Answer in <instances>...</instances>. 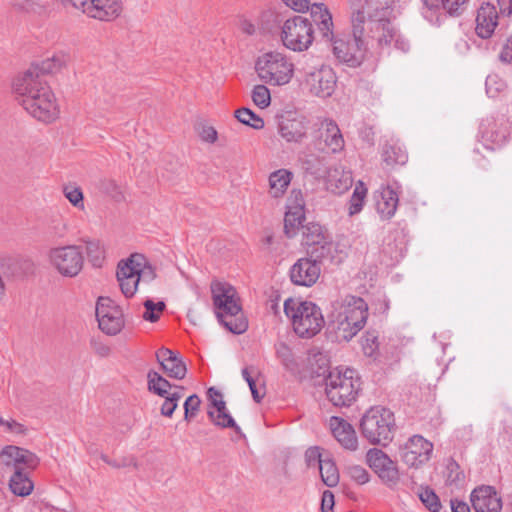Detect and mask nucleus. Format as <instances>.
<instances>
[{"instance_id": "obj_43", "label": "nucleus", "mask_w": 512, "mask_h": 512, "mask_svg": "<svg viewBox=\"0 0 512 512\" xmlns=\"http://www.w3.org/2000/svg\"><path fill=\"white\" fill-rule=\"evenodd\" d=\"M445 478V483L448 486H458L465 479L464 472L460 468V465L451 457L447 460L446 463Z\"/></svg>"}, {"instance_id": "obj_54", "label": "nucleus", "mask_w": 512, "mask_h": 512, "mask_svg": "<svg viewBox=\"0 0 512 512\" xmlns=\"http://www.w3.org/2000/svg\"><path fill=\"white\" fill-rule=\"evenodd\" d=\"M505 86V82L499 79L497 75H489L486 78L485 87L489 97H496L499 92L504 90Z\"/></svg>"}, {"instance_id": "obj_46", "label": "nucleus", "mask_w": 512, "mask_h": 512, "mask_svg": "<svg viewBox=\"0 0 512 512\" xmlns=\"http://www.w3.org/2000/svg\"><path fill=\"white\" fill-rule=\"evenodd\" d=\"M143 305L145 308L143 319L151 323L158 321L160 313H162L166 308V304L163 301L155 303L151 299H146Z\"/></svg>"}, {"instance_id": "obj_41", "label": "nucleus", "mask_w": 512, "mask_h": 512, "mask_svg": "<svg viewBox=\"0 0 512 512\" xmlns=\"http://www.w3.org/2000/svg\"><path fill=\"white\" fill-rule=\"evenodd\" d=\"M207 415L215 426L220 428H231L237 434L243 435L241 428L236 424L235 420L228 411H220V413H216L213 409L210 408L207 411Z\"/></svg>"}, {"instance_id": "obj_20", "label": "nucleus", "mask_w": 512, "mask_h": 512, "mask_svg": "<svg viewBox=\"0 0 512 512\" xmlns=\"http://www.w3.org/2000/svg\"><path fill=\"white\" fill-rule=\"evenodd\" d=\"M471 504L475 512H500L502 500L493 486H480L471 492Z\"/></svg>"}, {"instance_id": "obj_17", "label": "nucleus", "mask_w": 512, "mask_h": 512, "mask_svg": "<svg viewBox=\"0 0 512 512\" xmlns=\"http://www.w3.org/2000/svg\"><path fill=\"white\" fill-rule=\"evenodd\" d=\"M40 460L33 452L14 445L5 446L0 452V463L6 466L23 468L27 471L35 469Z\"/></svg>"}, {"instance_id": "obj_58", "label": "nucleus", "mask_w": 512, "mask_h": 512, "mask_svg": "<svg viewBox=\"0 0 512 512\" xmlns=\"http://www.w3.org/2000/svg\"><path fill=\"white\" fill-rule=\"evenodd\" d=\"M242 376L249 386L253 400L256 403H260L262 401V399L264 398L265 392L260 393L259 389L257 388L256 382L253 379V377L250 375L249 369L247 367L242 369Z\"/></svg>"}, {"instance_id": "obj_38", "label": "nucleus", "mask_w": 512, "mask_h": 512, "mask_svg": "<svg viewBox=\"0 0 512 512\" xmlns=\"http://www.w3.org/2000/svg\"><path fill=\"white\" fill-rule=\"evenodd\" d=\"M305 220V212L288 211L284 217V234L287 238H294L300 229L303 228V221Z\"/></svg>"}, {"instance_id": "obj_59", "label": "nucleus", "mask_w": 512, "mask_h": 512, "mask_svg": "<svg viewBox=\"0 0 512 512\" xmlns=\"http://www.w3.org/2000/svg\"><path fill=\"white\" fill-rule=\"evenodd\" d=\"M2 426H5L6 431L17 435H25L27 432V428L23 424L13 419L4 420V424H2Z\"/></svg>"}, {"instance_id": "obj_22", "label": "nucleus", "mask_w": 512, "mask_h": 512, "mask_svg": "<svg viewBox=\"0 0 512 512\" xmlns=\"http://www.w3.org/2000/svg\"><path fill=\"white\" fill-rule=\"evenodd\" d=\"M317 138L323 141L325 147L332 153L342 151L345 145L343 135L338 125L332 119H324L320 123Z\"/></svg>"}, {"instance_id": "obj_42", "label": "nucleus", "mask_w": 512, "mask_h": 512, "mask_svg": "<svg viewBox=\"0 0 512 512\" xmlns=\"http://www.w3.org/2000/svg\"><path fill=\"white\" fill-rule=\"evenodd\" d=\"M234 115L240 123L253 129L260 130L264 127V120L247 107L237 109Z\"/></svg>"}, {"instance_id": "obj_26", "label": "nucleus", "mask_w": 512, "mask_h": 512, "mask_svg": "<svg viewBox=\"0 0 512 512\" xmlns=\"http://www.w3.org/2000/svg\"><path fill=\"white\" fill-rule=\"evenodd\" d=\"M309 9L312 22L317 26L322 38L326 41H332L334 25L327 6L323 3H314Z\"/></svg>"}, {"instance_id": "obj_5", "label": "nucleus", "mask_w": 512, "mask_h": 512, "mask_svg": "<svg viewBox=\"0 0 512 512\" xmlns=\"http://www.w3.org/2000/svg\"><path fill=\"white\" fill-rule=\"evenodd\" d=\"M284 313L291 319L294 332L301 338H311L323 328L325 321L321 309L311 301L288 298Z\"/></svg>"}, {"instance_id": "obj_2", "label": "nucleus", "mask_w": 512, "mask_h": 512, "mask_svg": "<svg viewBox=\"0 0 512 512\" xmlns=\"http://www.w3.org/2000/svg\"><path fill=\"white\" fill-rule=\"evenodd\" d=\"M211 290L219 322L234 334L240 335L246 332L248 321L243 316L235 288L229 284L217 282L212 284Z\"/></svg>"}, {"instance_id": "obj_36", "label": "nucleus", "mask_w": 512, "mask_h": 512, "mask_svg": "<svg viewBox=\"0 0 512 512\" xmlns=\"http://www.w3.org/2000/svg\"><path fill=\"white\" fill-rule=\"evenodd\" d=\"M173 384H171L167 379H165L161 374L154 370H150L147 374V388L148 391L159 396H166L171 388H173Z\"/></svg>"}, {"instance_id": "obj_35", "label": "nucleus", "mask_w": 512, "mask_h": 512, "mask_svg": "<svg viewBox=\"0 0 512 512\" xmlns=\"http://www.w3.org/2000/svg\"><path fill=\"white\" fill-rule=\"evenodd\" d=\"M328 329L334 333V338L338 342H348L360 331L351 325L349 321L341 319L340 314H337L336 319L329 323Z\"/></svg>"}, {"instance_id": "obj_28", "label": "nucleus", "mask_w": 512, "mask_h": 512, "mask_svg": "<svg viewBox=\"0 0 512 512\" xmlns=\"http://www.w3.org/2000/svg\"><path fill=\"white\" fill-rule=\"evenodd\" d=\"M132 264H129L128 258L121 260L117 267L116 277L119 282L121 292L127 298H131L135 295L138 285L139 277L134 270Z\"/></svg>"}, {"instance_id": "obj_4", "label": "nucleus", "mask_w": 512, "mask_h": 512, "mask_svg": "<svg viewBox=\"0 0 512 512\" xmlns=\"http://www.w3.org/2000/svg\"><path fill=\"white\" fill-rule=\"evenodd\" d=\"M359 428L370 444L386 447L397 428L394 413L384 406H373L363 414Z\"/></svg>"}, {"instance_id": "obj_47", "label": "nucleus", "mask_w": 512, "mask_h": 512, "mask_svg": "<svg viewBox=\"0 0 512 512\" xmlns=\"http://www.w3.org/2000/svg\"><path fill=\"white\" fill-rule=\"evenodd\" d=\"M383 28V30L378 29L377 32L371 34L370 37V39L375 40L380 47L390 45L396 36V30L390 21L388 25H383Z\"/></svg>"}, {"instance_id": "obj_49", "label": "nucleus", "mask_w": 512, "mask_h": 512, "mask_svg": "<svg viewBox=\"0 0 512 512\" xmlns=\"http://www.w3.org/2000/svg\"><path fill=\"white\" fill-rule=\"evenodd\" d=\"M366 194L367 189L362 184L355 188L349 201V215H355L362 210Z\"/></svg>"}, {"instance_id": "obj_9", "label": "nucleus", "mask_w": 512, "mask_h": 512, "mask_svg": "<svg viewBox=\"0 0 512 512\" xmlns=\"http://www.w3.org/2000/svg\"><path fill=\"white\" fill-rule=\"evenodd\" d=\"M392 0H366L365 5L353 12L351 22L358 17L363 27V39L370 38L383 25L389 24L387 7Z\"/></svg>"}, {"instance_id": "obj_44", "label": "nucleus", "mask_w": 512, "mask_h": 512, "mask_svg": "<svg viewBox=\"0 0 512 512\" xmlns=\"http://www.w3.org/2000/svg\"><path fill=\"white\" fill-rule=\"evenodd\" d=\"M418 496L420 501L430 512H439L441 510L442 504L440 498L429 486H421Z\"/></svg>"}, {"instance_id": "obj_45", "label": "nucleus", "mask_w": 512, "mask_h": 512, "mask_svg": "<svg viewBox=\"0 0 512 512\" xmlns=\"http://www.w3.org/2000/svg\"><path fill=\"white\" fill-rule=\"evenodd\" d=\"M85 249L89 261L94 267H100L104 260V249L99 240H86Z\"/></svg>"}, {"instance_id": "obj_51", "label": "nucleus", "mask_w": 512, "mask_h": 512, "mask_svg": "<svg viewBox=\"0 0 512 512\" xmlns=\"http://www.w3.org/2000/svg\"><path fill=\"white\" fill-rule=\"evenodd\" d=\"M165 398L160 412L162 416L171 418L173 416V413L175 412L176 408L178 407V402L182 398L181 393H168Z\"/></svg>"}, {"instance_id": "obj_34", "label": "nucleus", "mask_w": 512, "mask_h": 512, "mask_svg": "<svg viewBox=\"0 0 512 512\" xmlns=\"http://www.w3.org/2000/svg\"><path fill=\"white\" fill-rule=\"evenodd\" d=\"M329 238L331 237L327 233V230L318 223L309 222L303 226V244L306 246V249L314 245L325 243Z\"/></svg>"}, {"instance_id": "obj_27", "label": "nucleus", "mask_w": 512, "mask_h": 512, "mask_svg": "<svg viewBox=\"0 0 512 512\" xmlns=\"http://www.w3.org/2000/svg\"><path fill=\"white\" fill-rule=\"evenodd\" d=\"M278 132L287 142H299L306 135V128L302 120L288 113L279 117Z\"/></svg>"}, {"instance_id": "obj_8", "label": "nucleus", "mask_w": 512, "mask_h": 512, "mask_svg": "<svg viewBox=\"0 0 512 512\" xmlns=\"http://www.w3.org/2000/svg\"><path fill=\"white\" fill-rule=\"evenodd\" d=\"M281 40L292 51H306L314 41L312 22L300 15L288 18L282 25Z\"/></svg>"}, {"instance_id": "obj_3", "label": "nucleus", "mask_w": 512, "mask_h": 512, "mask_svg": "<svg viewBox=\"0 0 512 512\" xmlns=\"http://www.w3.org/2000/svg\"><path fill=\"white\" fill-rule=\"evenodd\" d=\"M325 394L335 407H350L361 390V379L356 370L336 367L324 378Z\"/></svg>"}, {"instance_id": "obj_37", "label": "nucleus", "mask_w": 512, "mask_h": 512, "mask_svg": "<svg viewBox=\"0 0 512 512\" xmlns=\"http://www.w3.org/2000/svg\"><path fill=\"white\" fill-rule=\"evenodd\" d=\"M276 355L285 370L293 375L299 373V363L297 362L292 349L286 343L280 342L276 345Z\"/></svg>"}, {"instance_id": "obj_48", "label": "nucleus", "mask_w": 512, "mask_h": 512, "mask_svg": "<svg viewBox=\"0 0 512 512\" xmlns=\"http://www.w3.org/2000/svg\"><path fill=\"white\" fill-rule=\"evenodd\" d=\"M251 97L253 103L261 109L267 108L271 103L270 91L263 84L254 86Z\"/></svg>"}, {"instance_id": "obj_29", "label": "nucleus", "mask_w": 512, "mask_h": 512, "mask_svg": "<svg viewBox=\"0 0 512 512\" xmlns=\"http://www.w3.org/2000/svg\"><path fill=\"white\" fill-rule=\"evenodd\" d=\"M381 157L388 167L402 166L408 161V153L398 140L387 141L382 147Z\"/></svg>"}, {"instance_id": "obj_25", "label": "nucleus", "mask_w": 512, "mask_h": 512, "mask_svg": "<svg viewBox=\"0 0 512 512\" xmlns=\"http://www.w3.org/2000/svg\"><path fill=\"white\" fill-rule=\"evenodd\" d=\"M88 16L101 20L112 21L118 18L122 12L120 0H90Z\"/></svg>"}, {"instance_id": "obj_61", "label": "nucleus", "mask_w": 512, "mask_h": 512, "mask_svg": "<svg viewBox=\"0 0 512 512\" xmlns=\"http://www.w3.org/2000/svg\"><path fill=\"white\" fill-rule=\"evenodd\" d=\"M286 6L297 12H305L310 8V0H282Z\"/></svg>"}, {"instance_id": "obj_19", "label": "nucleus", "mask_w": 512, "mask_h": 512, "mask_svg": "<svg viewBox=\"0 0 512 512\" xmlns=\"http://www.w3.org/2000/svg\"><path fill=\"white\" fill-rule=\"evenodd\" d=\"M321 266L310 258H300L290 268L291 282L298 286L311 287L319 279Z\"/></svg>"}, {"instance_id": "obj_63", "label": "nucleus", "mask_w": 512, "mask_h": 512, "mask_svg": "<svg viewBox=\"0 0 512 512\" xmlns=\"http://www.w3.org/2000/svg\"><path fill=\"white\" fill-rule=\"evenodd\" d=\"M499 60L502 63L509 64L512 62V36L509 37L499 54Z\"/></svg>"}, {"instance_id": "obj_31", "label": "nucleus", "mask_w": 512, "mask_h": 512, "mask_svg": "<svg viewBox=\"0 0 512 512\" xmlns=\"http://www.w3.org/2000/svg\"><path fill=\"white\" fill-rule=\"evenodd\" d=\"M9 487L13 494L25 497L31 494L34 488L29 473L23 468H17L9 480Z\"/></svg>"}, {"instance_id": "obj_62", "label": "nucleus", "mask_w": 512, "mask_h": 512, "mask_svg": "<svg viewBox=\"0 0 512 512\" xmlns=\"http://www.w3.org/2000/svg\"><path fill=\"white\" fill-rule=\"evenodd\" d=\"M199 136L204 142L214 143L217 140L218 133L212 126H203Z\"/></svg>"}, {"instance_id": "obj_64", "label": "nucleus", "mask_w": 512, "mask_h": 512, "mask_svg": "<svg viewBox=\"0 0 512 512\" xmlns=\"http://www.w3.org/2000/svg\"><path fill=\"white\" fill-rule=\"evenodd\" d=\"M334 503V494L330 490H325L322 494L321 511H332Z\"/></svg>"}, {"instance_id": "obj_1", "label": "nucleus", "mask_w": 512, "mask_h": 512, "mask_svg": "<svg viewBox=\"0 0 512 512\" xmlns=\"http://www.w3.org/2000/svg\"><path fill=\"white\" fill-rule=\"evenodd\" d=\"M62 60L53 56L35 62L13 82L14 92L20 105L39 121L50 123L59 115L56 98L50 86L43 79L47 74L59 70Z\"/></svg>"}, {"instance_id": "obj_39", "label": "nucleus", "mask_w": 512, "mask_h": 512, "mask_svg": "<svg viewBox=\"0 0 512 512\" xmlns=\"http://www.w3.org/2000/svg\"><path fill=\"white\" fill-rule=\"evenodd\" d=\"M334 249V245L332 239L329 238L325 241V243H321L318 245H314L310 248L306 249L307 258H310L312 261L321 266V263L326 259H332V252Z\"/></svg>"}, {"instance_id": "obj_6", "label": "nucleus", "mask_w": 512, "mask_h": 512, "mask_svg": "<svg viewBox=\"0 0 512 512\" xmlns=\"http://www.w3.org/2000/svg\"><path fill=\"white\" fill-rule=\"evenodd\" d=\"M332 44V51L337 60L349 67L360 66L365 58L367 43L363 39V27L358 17L353 19L352 36L336 38L329 41Z\"/></svg>"}, {"instance_id": "obj_30", "label": "nucleus", "mask_w": 512, "mask_h": 512, "mask_svg": "<svg viewBox=\"0 0 512 512\" xmlns=\"http://www.w3.org/2000/svg\"><path fill=\"white\" fill-rule=\"evenodd\" d=\"M399 197L397 192L392 186L387 185L381 191V197L377 201V212L382 219L389 220L392 218L397 210Z\"/></svg>"}, {"instance_id": "obj_53", "label": "nucleus", "mask_w": 512, "mask_h": 512, "mask_svg": "<svg viewBox=\"0 0 512 512\" xmlns=\"http://www.w3.org/2000/svg\"><path fill=\"white\" fill-rule=\"evenodd\" d=\"M63 193L69 202L76 208H84V196L81 188L64 186Z\"/></svg>"}, {"instance_id": "obj_60", "label": "nucleus", "mask_w": 512, "mask_h": 512, "mask_svg": "<svg viewBox=\"0 0 512 512\" xmlns=\"http://www.w3.org/2000/svg\"><path fill=\"white\" fill-rule=\"evenodd\" d=\"M12 7L21 12H31L35 10L34 0H10Z\"/></svg>"}, {"instance_id": "obj_16", "label": "nucleus", "mask_w": 512, "mask_h": 512, "mask_svg": "<svg viewBox=\"0 0 512 512\" xmlns=\"http://www.w3.org/2000/svg\"><path fill=\"white\" fill-rule=\"evenodd\" d=\"M467 0H423V16L430 23L440 25L449 16H459L465 10Z\"/></svg>"}, {"instance_id": "obj_52", "label": "nucleus", "mask_w": 512, "mask_h": 512, "mask_svg": "<svg viewBox=\"0 0 512 512\" xmlns=\"http://www.w3.org/2000/svg\"><path fill=\"white\" fill-rule=\"evenodd\" d=\"M346 474L359 485L366 484L370 480L368 470L361 465H349L346 468Z\"/></svg>"}, {"instance_id": "obj_57", "label": "nucleus", "mask_w": 512, "mask_h": 512, "mask_svg": "<svg viewBox=\"0 0 512 512\" xmlns=\"http://www.w3.org/2000/svg\"><path fill=\"white\" fill-rule=\"evenodd\" d=\"M325 458H322L321 449L318 446L309 447L305 452V462L308 467H320Z\"/></svg>"}, {"instance_id": "obj_50", "label": "nucleus", "mask_w": 512, "mask_h": 512, "mask_svg": "<svg viewBox=\"0 0 512 512\" xmlns=\"http://www.w3.org/2000/svg\"><path fill=\"white\" fill-rule=\"evenodd\" d=\"M201 399L197 394H192L184 402V420L191 422L200 410Z\"/></svg>"}, {"instance_id": "obj_12", "label": "nucleus", "mask_w": 512, "mask_h": 512, "mask_svg": "<svg viewBox=\"0 0 512 512\" xmlns=\"http://www.w3.org/2000/svg\"><path fill=\"white\" fill-rule=\"evenodd\" d=\"M366 461L383 484L390 489L397 487L400 481L398 465L384 451L378 448L369 449Z\"/></svg>"}, {"instance_id": "obj_56", "label": "nucleus", "mask_w": 512, "mask_h": 512, "mask_svg": "<svg viewBox=\"0 0 512 512\" xmlns=\"http://www.w3.org/2000/svg\"><path fill=\"white\" fill-rule=\"evenodd\" d=\"M99 188L105 194L119 200L122 197L120 187L113 179H103L100 181Z\"/></svg>"}, {"instance_id": "obj_33", "label": "nucleus", "mask_w": 512, "mask_h": 512, "mask_svg": "<svg viewBox=\"0 0 512 512\" xmlns=\"http://www.w3.org/2000/svg\"><path fill=\"white\" fill-rule=\"evenodd\" d=\"M129 264L135 268L137 276L139 275V283H150L156 277V273L152 265L147 261L146 257L140 253H133L128 258Z\"/></svg>"}, {"instance_id": "obj_14", "label": "nucleus", "mask_w": 512, "mask_h": 512, "mask_svg": "<svg viewBox=\"0 0 512 512\" xmlns=\"http://www.w3.org/2000/svg\"><path fill=\"white\" fill-rule=\"evenodd\" d=\"M433 452V444L421 435H413L400 447L401 460L409 467L418 468L427 463Z\"/></svg>"}, {"instance_id": "obj_13", "label": "nucleus", "mask_w": 512, "mask_h": 512, "mask_svg": "<svg viewBox=\"0 0 512 512\" xmlns=\"http://www.w3.org/2000/svg\"><path fill=\"white\" fill-rule=\"evenodd\" d=\"M99 328L107 335H116L124 327L122 310L109 297H99L96 303Z\"/></svg>"}, {"instance_id": "obj_23", "label": "nucleus", "mask_w": 512, "mask_h": 512, "mask_svg": "<svg viewBox=\"0 0 512 512\" xmlns=\"http://www.w3.org/2000/svg\"><path fill=\"white\" fill-rule=\"evenodd\" d=\"M330 427L335 439L348 450H356L358 440L353 426L343 418L333 416L330 418Z\"/></svg>"}, {"instance_id": "obj_11", "label": "nucleus", "mask_w": 512, "mask_h": 512, "mask_svg": "<svg viewBox=\"0 0 512 512\" xmlns=\"http://www.w3.org/2000/svg\"><path fill=\"white\" fill-rule=\"evenodd\" d=\"M303 84L309 92L317 97L326 98L332 95L336 86V74L327 65L303 69Z\"/></svg>"}, {"instance_id": "obj_7", "label": "nucleus", "mask_w": 512, "mask_h": 512, "mask_svg": "<svg viewBox=\"0 0 512 512\" xmlns=\"http://www.w3.org/2000/svg\"><path fill=\"white\" fill-rule=\"evenodd\" d=\"M255 70L264 83L282 86L290 82L294 73V65L286 55L272 51L264 53L257 59Z\"/></svg>"}, {"instance_id": "obj_15", "label": "nucleus", "mask_w": 512, "mask_h": 512, "mask_svg": "<svg viewBox=\"0 0 512 512\" xmlns=\"http://www.w3.org/2000/svg\"><path fill=\"white\" fill-rule=\"evenodd\" d=\"M511 127V123L504 115L487 118L481 124L484 145L491 150L502 147L510 137Z\"/></svg>"}, {"instance_id": "obj_32", "label": "nucleus", "mask_w": 512, "mask_h": 512, "mask_svg": "<svg viewBox=\"0 0 512 512\" xmlns=\"http://www.w3.org/2000/svg\"><path fill=\"white\" fill-rule=\"evenodd\" d=\"M292 176V173L286 169L272 172L269 176L270 195L274 198L283 196L292 180Z\"/></svg>"}, {"instance_id": "obj_24", "label": "nucleus", "mask_w": 512, "mask_h": 512, "mask_svg": "<svg viewBox=\"0 0 512 512\" xmlns=\"http://www.w3.org/2000/svg\"><path fill=\"white\" fill-rule=\"evenodd\" d=\"M497 11L490 3L482 4L477 11L476 28L477 35L483 39L491 37L497 25Z\"/></svg>"}, {"instance_id": "obj_40", "label": "nucleus", "mask_w": 512, "mask_h": 512, "mask_svg": "<svg viewBox=\"0 0 512 512\" xmlns=\"http://www.w3.org/2000/svg\"><path fill=\"white\" fill-rule=\"evenodd\" d=\"M323 483L328 487H335L339 483V471L331 458H325L319 467Z\"/></svg>"}, {"instance_id": "obj_18", "label": "nucleus", "mask_w": 512, "mask_h": 512, "mask_svg": "<svg viewBox=\"0 0 512 512\" xmlns=\"http://www.w3.org/2000/svg\"><path fill=\"white\" fill-rule=\"evenodd\" d=\"M341 319L349 321L355 328L361 330L367 321L368 305L363 298L348 295L345 297L339 313Z\"/></svg>"}, {"instance_id": "obj_10", "label": "nucleus", "mask_w": 512, "mask_h": 512, "mask_svg": "<svg viewBox=\"0 0 512 512\" xmlns=\"http://www.w3.org/2000/svg\"><path fill=\"white\" fill-rule=\"evenodd\" d=\"M49 260L62 276L75 277L82 270L84 258L80 246L69 245L52 248Z\"/></svg>"}, {"instance_id": "obj_55", "label": "nucleus", "mask_w": 512, "mask_h": 512, "mask_svg": "<svg viewBox=\"0 0 512 512\" xmlns=\"http://www.w3.org/2000/svg\"><path fill=\"white\" fill-rule=\"evenodd\" d=\"M288 211L305 212V201L300 190L293 189L287 201Z\"/></svg>"}, {"instance_id": "obj_21", "label": "nucleus", "mask_w": 512, "mask_h": 512, "mask_svg": "<svg viewBox=\"0 0 512 512\" xmlns=\"http://www.w3.org/2000/svg\"><path fill=\"white\" fill-rule=\"evenodd\" d=\"M156 359L161 369L168 377L177 380L185 378L187 367L179 352L161 347L156 352Z\"/></svg>"}]
</instances>
